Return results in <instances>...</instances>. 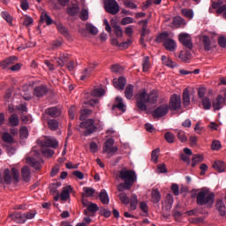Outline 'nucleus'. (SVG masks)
<instances>
[{
    "mask_svg": "<svg viewBox=\"0 0 226 226\" xmlns=\"http://www.w3.org/2000/svg\"><path fill=\"white\" fill-rule=\"evenodd\" d=\"M20 139H27L29 137V131L27 127H21L19 130Z\"/></svg>",
    "mask_w": 226,
    "mask_h": 226,
    "instance_id": "52",
    "label": "nucleus"
},
{
    "mask_svg": "<svg viewBox=\"0 0 226 226\" xmlns=\"http://www.w3.org/2000/svg\"><path fill=\"white\" fill-rule=\"evenodd\" d=\"M181 13L184 17L186 19H189V20H192L193 19V10L192 9H182Z\"/></svg>",
    "mask_w": 226,
    "mask_h": 226,
    "instance_id": "41",
    "label": "nucleus"
},
{
    "mask_svg": "<svg viewBox=\"0 0 226 226\" xmlns=\"http://www.w3.org/2000/svg\"><path fill=\"white\" fill-rule=\"evenodd\" d=\"M176 132H177V137L180 140V142H187L188 141V138L186 137V134H185V132H183L181 130H177Z\"/></svg>",
    "mask_w": 226,
    "mask_h": 226,
    "instance_id": "46",
    "label": "nucleus"
},
{
    "mask_svg": "<svg viewBox=\"0 0 226 226\" xmlns=\"http://www.w3.org/2000/svg\"><path fill=\"white\" fill-rule=\"evenodd\" d=\"M92 96L95 98H100L105 94V89L103 88H95L91 93Z\"/></svg>",
    "mask_w": 226,
    "mask_h": 226,
    "instance_id": "44",
    "label": "nucleus"
},
{
    "mask_svg": "<svg viewBox=\"0 0 226 226\" xmlns=\"http://www.w3.org/2000/svg\"><path fill=\"white\" fill-rule=\"evenodd\" d=\"M39 144L41 147H52L53 149H56L59 146L57 139L52 137H45L44 140H39Z\"/></svg>",
    "mask_w": 226,
    "mask_h": 226,
    "instance_id": "9",
    "label": "nucleus"
},
{
    "mask_svg": "<svg viewBox=\"0 0 226 226\" xmlns=\"http://www.w3.org/2000/svg\"><path fill=\"white\" fill-rule=\"evenodd\" d=\"M41 153L42 154H44V156H46V158H50L54 156V150L50 148L42 149Z\"/></svg>",
    "mask_w": 226,
    "mask_h": 226,
    "instance_id": "57",
    "label": "nucleus"
},
{
    "mask_svg": "<svg viewBox=\"0 0 226 226\" xmlns=\"http://www.w3.org/2000/svg\"><path fill=\"white\" fill-rule=\"evenodd\" d=\"M197 204L199 206H213L215 204V193L207 189H202L197 194Z\"/></svg>",
    "mask_w": 226,
    "mask_h": 226,
    "instance_id": "3",
    "label": "nucleus"
},
{
    "mask_svg": "<svg viewBox=\"0 0 226 226\" xmlns=\"http://www.w3.org/2000/svg\"><path fill=\"white\" fill-rule=\"evenodd\" d=\"M202 106L205 110H209L211 109V100L208 97H204L202 99Z\"/></svg>",
    "mask_w": 226,
    "mask_h": 226,
    "instance_id": "49",
    "label": "nucleus"
},
{
    "mask_svg": "<svg viewBox=\"0 0 226 226\" xmlns=\"http://www.w3.org/2000/svg\"><path fill=\"white\" fill-rule=\"evenodd\" d=\"M96 68V64H91L87 68H86L82 72H81V77H80V80H86V79H87L93 70H94Z\"/></svg>",
    "mask_w": 226,
    "mask_h": 226,
    "instance_id": "17",
    "label": "nucleus"
},
{
    "mask_svg": "<svg viewBox=\"0 0 226 226\" xmlns=\"http://www.w3.org/2000/svg\"><path fill=\"white\" fill-rule=\"evenodd\" d=\"M174 205V197L172 194L169 193L166 196V199L163 202L162 209L163 211H167V213H170V209H172V206Z\"/></svg>",
    "mask_w": 226,
    "mask_h": 226,
    "instance_id": "14",
    "label": "nucleus"
},
{
    "mask_svg": "<svg viewBox=\"0 0 226 226\" xmlns=\"http://www.w3.org/2000/svg\"><path fill=\"white\" fill-rule=\"evenodd\" d=\"M216 209L219 211L221 216H225L226 211H225V203H223V200H218L216 202Z\"/></svg>",
    "mask_w": 226,
    "mask_h": 226,
    "instance_id": "26",
    "label": "nucleus"
},
{
    "mask_svg": "<svg viewBox=\"0 0 226 226\" xmlns=\"http://www.w3.org/2000/svg\"><path fill=\"white\" fill-rule=\"evenodd\" d=\"M41 20H42V22H45L47 26L54 24V20H52V18H50V16H49V14H47V12L45 11L41 13Z\"/></svg>",
    "mask_w": 226,
    "mask_h": 226,
    "instance_id": "36",
    "label": "nucleus"
},
{
    "mask_svg": "<svg viewBox=\"0 0 226 226\" xmlns=\"http://www.w3.org/2000/svg\"><path fill=\"white\" fill-rule=\"evenodd\" d=\"M87 207L91 213H96V211H98V205L96 203L90 202Z\"/></svg>",
    "mask_w": 226,
    "mask_h": 226,
    "instance_id": "60",
    "label": "nucleus"
},
{
    "mask_svg": "<svg viewBox=\"0 0 226 226\" xmlns=\"http://www.w3.org/2000/svg\"><path fill=\"white\" fill-rule=\"evenodd\" d=\"M211 148L214 151H218V149H221L222 148V143L220 142V140H214L212 142Z\"/></svg>",
    "mask_w": 226,
    "mask_h": 226,
    "instance_id": "61",
    "label": "nucleus"
},
{
    "mask_svg": "<svg viewBox=\"0 0 226 226\" xmlns=\"http://www.w3.org/2000/svg\"><path fill=\"white\" fill-rule=\"evenodd\" d=\"M99 199L101 202L103 204H109V194L107 193V191L105 189H102L99 194Z\"/></svg>",
    "mask_w": 226,
    "mask_h": 226,
    "instance_id": "33",
    "label": "nucleus"
},
{
    "mask_svg": "<svg viewBox=\"0 0 226 226\" xmlns=\"http://www.w3.org/2000/svg\"><path fill=\"white\" fill-rule=\"evenodd\" d=\"M49 90L47 89L46 86H39L34 89V96H37V98L45 96V94H47Z\"/></svg>",
    "mask_w": 226,
    "mask_h": 226,
    "instance_id": "19",
    "label": "nucleus"
},
{
    "mask_svg": "<svg viewBox=\"0 0 226 226\" xmlns=\"http://www.w3.org/2000/svg\"><path fill=\"white\" fill-rule=\"evenodd\" d=\"M173 24L179 27V26H186V21L181 16H176L173 19Z\"/></svg>",
    "mask_w": 226,
    "mask_h": 226,
    "instance_id": "42",
    "label": "nucleus"
},
{
    "mask_svg": "<svg viewBox=\"0 0 226 226\" xmlns=\"http://www.w3.org/2000/svg\"><path fill=\"white\" fill-rule=\"evenodd\" d=\"M104 5L108 13L111 15H117L119 13V4L116 0H106Z\"/></svg>",
    "mask_w": 226,
    "mask_h": 226,
    "instance_id": "6",
    "label": "nucleus"
},
{
    "mask_svg": "<svg viewBox=\"0 0 226 226\" xmlns=\"http://www.w3.org/2000/svg\"><path fill=\"white\" fill-rule=\"evenodd\" d=\"M11 175H12L14 181H19V177H20V175L19 174V170L12 168Z\"/></svg>",
    "mask_w": 226,
    "mask_h": 226,
    "instance_id": "63",
    "label": "nucleus"
},
{
    "mask_svg": "<svg viewBox=\"0 0 226 226\" xmlns=\"http://www.w3.org/2000/svg\"><path fill=\"white\" fill-rule=\"evenodd\" d=\"M170 36V35L168 32H163L157 36L156 41H158V43H162V41H164L165 49L170 50V52H174L177 49V44L176 43V41L169 38Z\"/></svg>",
    "mask_w": 226,
    "mask_h": 226,
    "instance_id": "4",
    "label": "nucleus"
},
{
    "mask_svg": "<svg viewBox=\"0 0 226 226\" xmlns=\"http://www.w3.org/2000/svg\"><path fill=\"white\" fill-rule=\"evenodd\" d=\"M79 19L81 20H87L89 19V11L87 9H82Z\"/></svg>",
    "mask_w": 226,
    "mask_h": 226,
    "instance_id": "56",
    "label": "nucleus"
},
{
    "mask_svg": "<svg viewBox=\"0 0 226 226\" xmlns=\"http://www.w3.org/2000/svg\"><path fill=\"white\" fill-rule=\"evenodd\" d=\"M2 139L4 142H7L8 144H11V142H13V138L8 132H4L2 136Z\"/></svg>",
    "mask_w": 226,
    "mask_h": 226,
    "instance_id": "54",
    "label": "nucleus"
},
{
    "mask_svg": "<svg viewBox=\"0 0 226 226\" xmlns=\"http://www.w3.org/2000/svg\"><path fill=\"white\" fill-rule=\"evenodd\" d=\"M204 162V155L194 154L192 159V167H195L198 163Z\"/></svg>",
    "mask_w": 226,
    "mask_h": 226,
    "instance_id": "35",
    "label": "nucleus"
},
{
    "mask_svg": "<svg viewBox=\"0 0 226 226\" xmlns=\"http://www.w3.org/2000/svg\"><path fill=\"white\" fill-rule=\"evenodd\" d=\"M91 114H93V110H91V109H85L81 110L80 117H79L80 121L86 120L87 116H91Z\"/></svg>",
    "mask_w": 226,
    "mask_h": 226,
    "instance_id": "48",
    "label": "nucleus"
},
{
    "mask_svg": "<svg viewBox=\"0 0 226 226\" xmlns=\"http://www.w3.org/2000/svg\"><path fill=\"white\" fill-rule=\"evenodd\" d=\"M113 85L116 87V89H118L119 91H123V89H124V86H126V79L124 77L114 79Z\"/></svg>",
    "mask_w": 226,
    "mask_h": 226,
    "instance_id": "16",
    "label": "nucleus"
},
{
    "mask_svg": "<svg viewBox=\"0 0 226 226\" xmlns=\"http://www.w3.org/2000/svg\"><path fill=\"white\" fill-rule=\"evenodd\" d=\"M59 186H61V184L59 183H54L51 185L50 186V192L51 193H57V188H59Z\"/></svg>",
    "mask_w": 226,
    "mask_h": 226,
    "instance_id": "64",
    "label": "nucleus"
},
{
    "mask_svg": "<svg viewBox=\"0 0 226 226\" xmlns=\"http://www.w3.org/2000/svg\"><path fill=\"white\" fill-rule=\"evenodd\" d=\"M162 64H164V66H168V68H176V66H177V64H176V63H174L172 59L167 58L166 56H162Z\"/></svg>",
    "mask_w": 226,
    "mask_h": 226,
    "instance_id": "29",
    "label": "nucleus"
},
{
    "mask_svg": "<svg viewBox=\"0 0 226 226\" xmlns=\"http://www.w3.org/2000/svg\"><path fill=\"white\" fill-rule=\"evenodd\" d=\"M178 40H179L180 43H182V45H184V47H186L190 50H192V49H193V43L192 42V36H190V34H185V33L180 34L178 35Z\"/></svg>",
    "mask_w": 226,
    "mask_h": 226,
    "instance_id": "10",
    "label": "nucleus"
},
{
    "mask_svg": "<svg viewBox=\"0 0 226 226\" xmlns=\"http://www.w3.org/2000/svg\"><path fill=\"white\" fill-rule=\"evenodd\" d=\"M83 191H84L83 197H93L95 192V190L91 187H84Z\"/></svg>",
    "mask_w": 226,
    "mask_h": 226,
    "instance_id": "47",
    "label": "nucleus"
},
{
    "mask_svg": "<svg viewBox=\"0 0 226 226\" xmlns=\"http://www.w3.org/2000/svg\"><path fill=\"white\" fill-rule=\"evenodd\" d=\"M10 216H11V220H13V222H16V223H26L25 214L17 212V213L11 215Z\"/></svg>",
    "mask_w": 226,
    "mask_h": 226,
    "instance_id": "18",
    "label": "nucleus"
},
{
    "mask_svg": "<svg viewBox=\"0 0 226 226\" xmlns=\"http://www.w3.org/2000/svg\"><path fill=\"white\" fill-rule=\"evenodd\" d=\"M118 199H120L122 204H124L125 206H128L130 204V198H128V194L125 192H121L118 194Z\"/></svg>",
    "mask_w": 226,
    "mask_h": 226,
    "instance_id": "45",
    "label": "nucleus"
},
{
    "mask_svg": "<svg viewBox=\"0 0 226 226\" xmlns=\"http://www.w3.org/2000/svg\"><path fill=\"white\" fill-rule=\"evenodd\" d=\"M46 114L50 116V117H59L61 116V109L51 107L46 109Z\"/></svg>",
    "mask_w": 226,
    "mask_h": 226,
    "instance_id": "23",
    "label": "nucleus"
},
{
    "mask_svg": "<svg viewBox=\"0 0 226 226\" xmlns=\"http://www.w3.org/2000/svg\"><path fill=\"white\" fill-rule=\"evenodd\" d=\"M79 126H80V128H83L84 130H86L84 132L85 137H88V135L94 133V131L96 130V126L94 125V119H93V118H90L85 122H82L79 124Z\"/></svg>",
    "mask_w": 226,
    "mask_h": 226,
    "instance_id": "5",
    "label": "nucleus"
},
{
    "mask_svg": "<svg viewBox=\"0 0 226 226\" xmlns=\"http://www.w3.org/2000/svg\"><path fill=\"white\" fill-rule=\"evenodd\" d=\"M102 153H107L109 158L114 156V154L117 153V147H114V140L112 139L106 140L102 148Z\"/></svg>",
    "mask_w": 226,
    "mask_h": 226,
    "instance_id": "7",
    "label": "nucleus"
},
{
    "mask_svg": "<svg viewBox=\"0 0 226 226\" xmlns=\"http://www.w3.org/2000/svg\"><path fill=\"white\" fill-rule=\"evenodd\" d=\"M183 104L184 107L190 106V91L188 90V88H185L183 92Z\"/></svg>",
    "mask_w": 226,
    "mask_h": 226,
    "instance_id": "30",
    "label": "nucleus"
},
{
    "mask_svg": "<svg viewBox=\"0 0 226 226\" xmlns=\"http://www.w3.org/2000/svg\"><path fill=\"white\" fill-rule=\"evenodd\" d=\"M159 153H160V148H155L154 150L152 151V162H154V163L158 162Z\"/></svg>",
    "mask_w": 226,
    "mask_h": 226,
    "instance_id": "58",
    "label": "nucleus"
},
{
    "mask_svg": "<svg viewBox=\"0 0 226 226\" xmlns=\"http://www.w3.org/2000/svg\"><path fill=\"white\" fill-rule=\"evenodd\" d=\"M124 95L127 100L133 98V85H128L125 87Z\"/></svg>",
    "mask_w": 226,
    "mask_h": 226,
    "instance_id": "37",
    "label": "nucleus"
},
{
    "mask_svg": "<svg viewBox=\"0 0 226 226\" xmlns=\"http://www.w3.org/2000/svg\"><path fill=\"white\" fill-rule=\"evenodd\" d=\"M21 176L24 181H29L31 177V170H29V167L27 166L23 167V169L21 170Z\"/></svg>",
    "mask_w": 226,
    "mask_h": 226,
    "instance_id": "32",
    "label": "nucleus"
},
{
    "mask_svg": "<svg viewBox=\"0 0 226 226\" xmlns=\"http://www.w3.org/2000/svg\"><path fill=\"white\" fill-rule=\"evenodd\" d=\"M111 26L113 27V31L116 34L117 38H123V28L117 23L116 20L111 19Z\"/></svg>",
    "mask_w": 226,
    "mask_h": 226,
    "instance_id": "20",
    "label": "nucleus"
},
{
    "mask_svg": "<svg viewBox=\"0 0 226 226\" xmlns=\"http://www.w3.org/2000/svg\"><path fill=\"white\" fill-rule=\"evenodd\" d=\"M169 109L170 110H179L181 109V95L173 94L170 97Z\"/></svg>",
    "mask_w": 226,
    "mask_h": 226,
    "instance_id": "11",
    "label": "nucleus"
},
{
    "mask_svg": "<svg viewBox=\"0 0 226 226\" xmlns=\"http://www.w3.org/2000/svg\"><path fill=\"white\" fill-rule=\"evenodd\" d=\"M203 45H204V49L207 51L211 50V49H213V47H211V40L209 39V36L207 35H204L203 36Z\"/></svg>",
    "mask_w": 226,
    "mask_h": 226,
    "instance_id": "40",
    "label": "nucleus"
},
{
    "mask_svg": "<svg viewBox=\"0 0 226 226\" xmlns=\"http://www.w3.org/2000/svg\"><path fill=\"white\" fill-rule=\"evenodd\" d=\"M118 177L124 183L117 185L118 192L124 190H130L133 186L135 181H137V174L132 170L123 169L118 173Z\"/></svg>",
    "mask_w": 226,
    "mask_h": 226,
    "instance_id": "2",
    "label": "nucleus"
},
{
    "mask_svg": "<svg viewBox=\"0 0 226 226\" xmlns=\"http://www.w3.org/2000/svg\"><path fill=\"white\" fill-rule=\"evenodd\" d=\"M72 192H73V188H72V185L63 187L60 193V200H68V199H70V193H72Z\"/></svg>",
    "mask_w": 226,
    "mask_h": 226,
    "instance_id": "15",
    "label": "nucleus"
},
{
    "mask_svg": "<svg viewBox=\"0 0 226 226\" xmlns=\"http://www.w3.org/2000/svg\"><path fill=\"white\" fill-rule=\"evenodd\" d=\"M56 29L59 31V33H61V34H64L66 36V34H68V29L65 28V26H64L63 24L61 23H56Z\"/></svg>",
    "mask_w": 226,
    "mask_h": 226,
    "instance_id": "51",
    "label": "nucleus"
},
{
    "mask_svg": "<svg viewBox=\"0 0 226 226\" xmlns=\"http://www.w3.org/2000/svg\"><path fill=\"white\" fill-rule=\"evenodd\" d=\"M111 72L113 73H121L123 72V67L119 64H114L111 66Z\"/></svg>",
    "mask_w": 226,
    "mask_h": 226,
    "instance_id": "62",
    "label": "nucleus"
},
{
    "mask_svg": "<svg viewBox=\"0 0 226 226\" xmlns=\"http://www.w3.org/2000/svg\"><path fill=\"white\" fill-rule=\"evenodd\" d=\"M20 123V119L19 118V115L12 114L9 118V125L10 126H19Z\"/></svg>",
    "mask_w": 226,
    "mask_h": 226,
    "instance_id": "31",
    "label": "nucleus"
},
{
    "mask_svg": "<svg viewBox=\"0 0 226 226\" xmlns=\"http://www.w3.org/2000/svg\"><path fill=\"white\" fill-rule=\"evenodd\" d=\"M141 22L143 23V26L141 31L140 42L144 43V38L147 34H149V31L147 30V19H143Z\"/></svg>",
    "mask_w": 226,
    "mask_h": 226,
    "instance_id": "28",
    "label": "nucleus"
},
{
    "mask_svg": "<svg viewBox=\"0 0 226 226\" xmlns=\"http://www.w3.org/2000/svg\"><path fill=\"white\" fill-rule=\"evenodd\" d=\"M118 109L121 112H126V105L123 102V99L121 97L116 98V102L113 105V109Z\"/></svg>",
    "mask_w": 226,
    "mask_h": 226,
    "instance_id": "21",
    "label": "nucleus"
},
{
    "mask_svg": "<svg viewBox=\"0 0 226 226\" xmlns=\"http://www.w3.org/2000/svg\"><path fill=\"white\" fill-rule=\"evenodd\" d=\"M136 105L139 110H147V103L153 105L158 102V94L155 92L147 94L146 90H139L135 95Z\"/></svg>",
    "mask_w": 226,
    "mask_h": 226,
    "instance_id": "1",
    "label": "nucleus"
},
{
    "mask_svg": "<svg viewBox=\"0 0 226 226\" xmlns=\"http://www.w3.org/2000/svg\"><path fill=\"white\" fill-rule=\"evenodd\" d=\"M79 7H71L67 10V13L69 15H71L72 17H75V15H77V13H79Z\"/></svg>",
    "mask_w": 226,
    "mask_h": 226,
    "instance_id": "59",
    "label": "nucleus"
},
{
    "mask_svg": "<svg viewBox=\"0 0 226 226\" xmlns=\"http://www.w3.org/2000/svg\"><path fill=\"white\" fill-rule=\"evenodd\" d=\"M135 22V19L132 17H125L121 19L122 26H128V24H133Z\"/></svg>",
    "mask_w": 226,
    "mask_h": 226,
    "instance_id": "53",
    "label": "nucleus"
},
{
    "mask_svg": "<svg viewBox=\"0 0 226 226\" xmlns=\"http://www.w3.org/2000/svg\"><path fill=\"white\" fill-rule=\"evenodd\" d=\"M165 139L169 142V144H174V134L170 132H168L164 135Z\"/></svg>",
    "mask_w": 226,
    "mask_h": 226,
    "instance_id": "55",
    "label": "nucleus"
},
{
    "mask_svg": "<svg viewBox=\"0 0 226 226\" xmlns=\"http://www.w3.org/2000/svg\"><path fill=\"white\" fill-rule=\"evenodd\" d=\"M161 199L162 195L160 194V191H158V189H154L152 191V201L154 202V204H158Z\"/></svg>",
    "mask_w": 226,
    "mask_h": 226,
    "instance_id": "34",
    "label": "nucleus"
},
{
    "mask_svg": "<svg viewBox=\"0 0 226 226\" xmlns=\"http://www.w3.org/2000/svg\"><path fill=\"white\" fill-rule=\"evenodd\" d=\"M149 68H151V62L149 60V56L143 57L142 62V70L143 72H149Z\"/></svg>",
    "mask_w": 226,
    "mask_h": 226,
    "instance_id": "38",
    "label": "nucleus"
},
{
    "mask_svg": "<svg viewBox=\"0 0 226 226\" xmlns=\"http://www.w3.org/2000/svg\"><path fill=\"white\" fill-rule=\"evenodd\" d=\"M34 157H28L26 158V163L34 167L36 170H40L41 169V161H40V152L34 151Z\"/></svg>",
    "mask_w": 226,
    "mask_h": 226,
    "instance_id": "8",
    "label": "nucleus"
},
{
    "mask_svg": "<svg viewBox=\"0 0 226 226\" xmlns=\"http://www.w3.org/2000/svg\"><path fill=\"white\" fill-rule=\"evenodd\" d=\"M48 126L49 130L56 132V130L59 128V122H57L56 119H51L48 122Z\"/></svg>",
    "mask_w": 226,
    "mask_h": 226,
    "instance_id": "43",
    "label": "nucleus"
},
{
    "mask_svg": "<svg viewBox=\"0 0 226 226\" xmlns=\"http://www.w3.org/2000/svg\"><path fill=\"white\" fill-rule=\"evenodd\" d=\"M0 183H6V185L11 183V176L10 175V170L8 169L4 170V177H0Z\"/></svg>",
    "mask_w": 226,
    "mask_h": 226,
    "instance_id": "25",
    "label": "nucleus"
},
{
    "mask_svg": "<svg viewBox=\"0 0 226 226\" xmlns=\"http://www.w3.org/2000/svg\"><path fill=\"white\" fill-rule=\"evenodd\" d=\"M179 59L183 63H190V59H192V53L188 50H183L180 52Z\"/></svg>",
    "mask_w": 226,
    "mask_h": 226,
    "instance_id": "24",
    "label": "nucleus"
},
{
    "mask_svg": "<svg viewBox=\"0 0 226 226\" xmlns=\"http://www.w3.org/2000/svg\"><path fill=\"white\" fill-rule=\"evenodd\" d=\"M87 27V31H89V33H91V34L96 35L98 34V28H96V26H93V24L88 23L86 25Z\"/></svg>",
    "mask_w": 226,
    "mask_h": 226,
    "instance_id": "50",
    "label": "nucleus"
},
{
    "mask_svg": "<svg viewBox=\"0 0 226 226\" xmlns=\"http://www.w3.org/2000/svg\"><path fill=\"white\" fill-rule=\"evenodd\" d=\"M213 169H215V170L220 173L225 172V163L222 161H216L213 164Z\"/></svg>",
    "mask_w": 226,
    "mask_h": 226,
    "instance_id": "27",
    "label": "nucleus"
},
{
    "mask_svg": "<svg viewBox=\"0 0 226 226\" xmlns=\"http://www.w3.org/2000/svg\"><path fill=\"white\" fill-rule=\"evenodd\" d=\"M225 104L226 98L222 95H218L212 102L214 110H220L221 109H223Z\"/></svg>",
    "mask_w": 226,
    "mask_h": 226,
    "instance_id": "13",
    "label": "nucleus"
},
{
    "mask_svg": "<svg viewBox=\"0 0 226 226\" xmlns=\"http://www.w3.org/2000/svg\"><path fill=\"white\" fill-rule=\"evenodd\" d=\"M17 56H11L2 62H0V68H3V70H6V68H8V66L13 64V63H15V61H17Z\"/></svg>",
    "mask_w": 226,
    "mask_h": 226,
    "instance_id": "22",
    "label": "nucleus"
},
{
    "mask_svg": "<svg viewBox=\"0 0 226 226\" xmlns=\"http://www.w3.org/2000/svg\"><path fill=\"white\" fill-rule=\"evenodd\" d=\"M167 114H169V104L160 105L153 111V116L155 118L163 117V116H167Z\"/></svg>",
    "mask_w": 226,
    "mask_h": 226,
    "instance_id": "12",
    "label": "nucleus"
},
{
    "mask_svg": "<svg viewBox=\"0 0 226 226\" xmlns=\"http://www.w3.org/2000/svg\"><path fill=\"white\" fill-rule=\"evenodd\" d=\"M68 59V54L66 53H61L58 60L56 61L58 66H64V63H66V60Z\"/></svg>",
    "mask_w": 226,
    "mask_h": 226,
    "instance_id": "39",
    "label": "nucleus"
}]
</instances>
